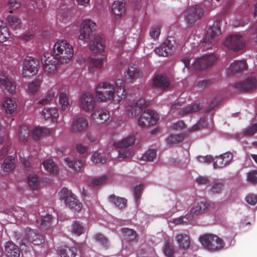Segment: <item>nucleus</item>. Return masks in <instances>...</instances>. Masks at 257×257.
Here are the masks:
<instances>
[{"mask_svg": "<svg viewBox=\"0 0 257 257\" xmlns=\"http://www.w3.org/2000/svg\"><path fill=\"white\" fill-rule=\"evenodd\" d=\"M43 67L48 74L55 73L58 68L59 60L49 52L44 53L41 57Z\"/></svg>", "mask_w": 257, "mask_h": 257, "instance_id": "0eeeda50", "label": "nucleus"}, {"mask_svg": "<svg viewBox=\"0 0 257 257\" xmlns=\"http://www.w3.org/2000/svg\"><path fill=\"white\" fill-rule=\"evenodd\" d=\"M2 168L5 172H11L15 168V159L13 156H9L4 161Z\"/></svg>", "mask_w": 257, "mask_h": 257, "instance_id": "4c0bfd02", "label": "nucleus"}, {"mask_svg": "<svg viewBox=\"0 0 257 257\" xmlns=\"http://www.w3.org/2000/svg\"><path fill=\"white\" fill-rule=\"evenodd\" d=\"M5 252L8 257H19L21 250L17 245L12 241H8L5 245Z\"/></svg>", "mask_w": 257, "mask_h": 257, "instance_id": "b1692460", "label": "nucleus"}, {"mask_svg": "<svg viewBox=\"0 0 257 257\" xmlns=\"http://www.w3.org/2000/svg\"><path fill=\"white\" fill-rule=\"evenodd\" d=\"M95 99L93 94L89 92L83 93L79 98L80 109L86 112L92 111L95 107Z\"/></svg>", "mask_w": 257, "mask_h": 257, "instance_id": "9d476101", "label": "nucleus"}, {"mask_svg": "<svg viewBox=\"0 0 257 257\" xmlns=\"http://www.w3.org/2000/svg\"><path fill=\"white\" fill-rule=\"evenodd\" d=\"M10 37L8 28L3 26H0V42H6Z\"/></svg>", "mask_w": 257, "mask_h": 257, "instance_id": "13d9d810", "label": "nucleus"}, {"mask_svg": "<svg viewBox=\"0 0 257 257\" xmlns=\"http://www.w3.org/2000/svg\"><path fill=\"white\" fill-rule=\"evenodd\" d=\"M184 138L185 135L183 134L176 135H170L166 139V142L168 144L172 145L182 142Z\"/></svg>", "mask_w": 257, "mask_h": 257, "instance_id": "a18cd8bd", "label": "nucleus"}, {"mask_svg": "<svg viewBox=\"0 0 257 257\" xmlns=\"http://www.w3.org/2000/svg\"><path fill=\"white\" fill-rule=\"evenodd\" d=\"M60 198L64 201L67 206L75 211L79 212L82 208V204L76 198L72 192L63 188L59 193Z\"/></svg>", "mask_w": 257, "mask_h": 257, "instance_id": "423d86ee", "label": "nucleus"}, {"mask_svg": "<svg viewBox=\"0 0 257 257\" xmlns=\"http://www.w3.org/2000/svg\"><path fill=\"white\" fill-rule=\"evenodd\" d=\"M149 105L150 102L144 98H141L137 101L130 103L126 107V111L129 116L135 117Z\"/></svg>", "mask_w": 257, "mask_h": 257, "instance_id": "1a4fd4ad", "label": "nucleus"}, {"mask_svg": "<svg viewBox=\"0 0 257 257\" xmlns=\"http://www.w3.org/2000/svg\"><path fill=\"white\" fill-rule=\"evenodd\" d=\"M91 161L95 164H104L107 161V158L102 153L94 152L91 156Z\"/></svg>", "mask_w": 257, "mask_h": 257, "instance_id": "37998d69", "label": "nucleus"}, {"mask_svg": "<svg viewBox=\"0 0 257 257\" xmlns=\"http://www.w3.org/2000/svg\"><path fill=\"white\" fill-rule=\"evenodd\" d=\"M96 241L100 243L104 247H107L109 245L108 239L102 234L96 233L94 236Z\"/></svg>", "mask_w": 257, "mask_h": 257, "instance_id": "bf43d9fd", "label": "nucleus"}, {"mask_svg": "<svg viewBox=\"0 0 257 257\" xmlns=\"http://www.w3.org/2000/svg\"><path fill=\"white\" fill-rule=\"evenodd\" d=\"M121 230L123 234L124 238L127 241L137 242L138 241V235L134 230L128 228H122Z\"/></svg>", "mask_w": 257, "mask_h": 257, "instance_id": "72a5a7b5", "label": "nucleus"}, {"mask_svg": "<svg viewBox=\"0 0 257 257\" xmlns=\"http://www.w3.org/2000/svg\"><path fill=\"white\" fill-rule=\"evenodd\" d=\"M109 200L119 209H122L126 206L127 200L125 199L116 196L114 195H110Z\"/></svg>", "mask_w": 257, "mask_h": 257, "instance_id": "e433bc0d", "label": "nucleus"}, {"mask_svg": "<svg viewBox=\"0 0 257 257\" xmlns=\"http://www.w3.org/2000/svg\"><path fill=\"white\" fill-rule=\"evenodd\" d=\"M38 61L34 57L28 56L23 62L22 74L28 77L35 75L38 72Z\"/></svg>", "mask_w": 257, "mask_h": 257, "instance_id": "ddd939ff", "label": "nucleus"}, {"mask_svg": "<svg viewBox=\"0 0 257 257\" xmlns=\"http://www.w3.org/2000/svg\"><path fill=\"white\" fill-rule=\"evenodd\" d=\"M157 156L156 149H149L146 151L142 157V159L146 161H153Z\"/></svg>", "mask_w": 257, "mask_h": 257, "instance_id": "3c124183", "label": "nucleus"}, {"mask_svg": "<svg viewBox=\"0 0 257 257\" xmlns=\"http://www.w3.org/2000/svg\"><path fill=\"white\" fill-rule=\"evenodd\" d=\"M221 34L220 25L219 22H215L210 26L203 40V43H209L214 41L216 37Z\"/></svg>", "mask_w": 257, "mask_h": 257, "instance_id": "a211bd4d", "label": "nucleus"}, {"mask_svg": "<svg viewBox=\"0 0 257 257\" xmlns=\"http://www.w3.org/2000/svg\"><path fill=\"white\" fill-rule=\"evenodd\" d=\"M54 96L55 93L54 92L49 93L44 98H42L40 101H39L38 103L45 105L51 101L54 98Z\"/></svg>", "mask_w": 257, "mask_h": 257, "instance_id": "0e129e2a", "label": "nucleus"}, {"mask_svg": "<svg viewBox=\"0 0 257 257\" xmlns=\"http://www.w3.org/2000/svg\"><path fill=\"white\" fill-rule=\"evenodd\" d=\"M136 140L135 136L131 135L120 141L113 143V146L118 149L117 157L119 159H124L130 156L131 152L129 147L135 144Z\"/></svg>", "mask_w": 257, "mask_h": 257, "instance_id": "7ed1b4c3", "label": "nucleus"}, {"mask_svg": "<svg viewBox=\"0 0 257 257\" xmlns=\"http://www.w3.org/2000/svg\"><path fill=\"white\" fill-rule=\"evenodd\" d=\"M111 11L116 17L122 16L125 13V4L120 1H115L112 5Z\"/></svg>", "mask_w": 257, "mask_h": 257, "instance_id": "c85d7f7f", "label": "nucleus"}, {"mask_svg": "<svg viewBox=\"0 0 257 257\" xmlns=\"http://www.w3.org/2000/svg\"><path fill=\"white\" fill-rule=\"evenodd\" d=\"M153 84L154 86L157 88L165 89L169 87L170 82L166 76L158 75L153 80Z\"/></svg>", "mask_w": 257, "mask_h": 257, "instance_id": "cd10ccee", "label": "nucleus"}, {"mask_svg": "<svg viewBox=\"0 0 257 257\" xmlns=\"http://www.w3.org/2000/svg\"><path fill=\"white\" fill-rule=\"evenodd\" d=\"M3 106L7 113L12 114L17 108V103L15 99L11 98H7L3 102Z\"/></svg>", "mask_w": 257, "mask_h": 257, "instance_id": "473e14b6", "label": "nucleus"}, {"mask_svg": "<svg viewBox=\"0 0 257 257\" xmlns=\"http://www.w3.org/2000/svg\"><path fill=\"white\" fill-rule=\"evenodd\" d=\"M77 249L75 247L65 246L59 249L61 257H75Z\"/></svg>", "mask_w": 257, "mask_h": 257, "instance_id": "f704fd0d", "label": "nucleus"}, {"mask_svg": "<svg viewBox=\"0 0 257 257\" xmlns=\"http://www.w3.org/2000/svg\"><path fill=\"white\" fill-rule=\"evenodd\" d=\"M7 22L9 26L14 29H20L21 27V20L17 17L11 16L7 18Z\"/></svg>", "mask_w": 257, "mask_h": 257, "instance_id": "de8ad7c7", "label": "nucleus"}, {"mask_svg": "<svg viewBox=\"0 0 257 257\" xmlns=\"http://www.w3.org/2000/svg\"><path fill=\"white\" fill-rule=\"evenodd\" d=\"M217 58L213 54L205 55L198 58L192 64L194 71H201L212 66L216 62Z\"/></svg>", "mask_w": 257, "mask_h": 257, "instance_id": "6e6552de", "label": "nucleus"}, {"mask_svg": "<svg viewBox=\"0 0 257 257\" xmlns=\"http://www.w3.org/2000/svg\"><path fill=\"white\" fill-rule=\"evenodd\" d=\"M65 161L70 168L77 171H80L84 165V162L81 160L75 161L71 160L68 157L65 159Z\"/></svg>", "mask_w": 257, "mask_h": 257, "instance_id": "58836bf2", "label": "nucleus"}, {"mask_svg": "<svg viewBox=\"0 0 257 257\" xmlns=\"http://www.w3.org/2000/svg\"><path fill=\"white\" fill-rule=\"evenodd\" d=\"M210 207V204L206 201L195 203L191 209L190 213L187 214V217L188 219L192 220L194 217L207 211Z\"/></svg>", "mask_w": 257, "mask_h": 257, "instance_id": "6ab92c4d", "label": "nucleus"}, {"mask_svg": "<svg viewBox=\"0 0 257 257\" xmlns=\"http://www.w3.org/2000/svg\"><path fill=\"white\" fill-rule=\"evenodd\" d=\"M59 103L61 105V109L65 110L68 108L69 101L67 94L65 93L61 92L59 94Z\"/></svg>", "mask_w": 257, "mask_h": 257, "instance_id": "8fccbe9b", "label": "nucleus"}, {"mask_svg": "<svg viewBox=\"0 0 257 257\" xmlns=\"http://www.w3.org/2000/svg\"><path fill=\"white\" fill-rule=\"evenodd\" d=\"M199 240L204 247L210 250H219L224 246L222 239L212 234H204L200 237Z\"/></svg>", "mask_w": 257, "mask_h": 257, "instance_id": "20e7f679", "label": "nucleus"}, {"mask_svg": "<svg viewBox=\"0 0 257 257\" xmlns=\"http://www.w3.org/2000/svg\"><path fill=\"white\" fill-rule=\"evenodd\" d=\"M171 128L173 130L179 131L186 128V126L183 121H179L176 123H174L171 126Z\"/></svg>", "mask_w": 257, "mask_h": 257, "instance_id": "338daca9", "label": "nucleus"}, {"mask_svg": "<svg viewBox=\"0 0 257 257\" xmlns=\"http://www.w3.org/2000/svg\"><path fill=\"white\" fill-rule=\"evenodd\" d=\"M232 158V154L225 153L220 155L213 159V166L214 168H222L229 164Z\"/></svg>", "mask_w": 257, "mask_h": 257, "instance_id": "aec40b11", "label": "nucleus"}, {"mask_svg": "<svg viewBox=\"0 0 257 257\" xmlns=\"http://www.w3.org/2000/svg\"><path fill=\"white\" fill-rule=\"evenodd\" d=\"M50 130L39 127H35L32 132V136L35 140H38L41 137L50 134Z\"/></svg>", "mask_w": 257, "mask_h": 257, "instance_id": "c9c22d12", "label": "nucleus"}, {"mask_svg": "<svg viewBox=\"0 0 257 257\" xmlns=\"http://www.w3.org/2000/svg\"><path fill=\"white\" fill-rule=\"evenodd\" d=\"M0 82L5 89L11 94H14L16 91L15 82L9 78L4 73H0Z\"/></svg>", "mask_w": 257, "mask_h": 257, "instance_id": "393cba45", "label": "nucleus"}, {"mask_svg": "<svg viewBox=\"0 0 257 257\" xmlns=\"http://www.w3.org/2000/svg\"><path fill=\"white\" fill-rule=\"evenodd\" d=\"M238 91L248 92L254 90L257 87V79L255 77L250 76L244 81L236 83L234 86Z\"/></svg>", "mask_w": 257, "mask_h": 257, "instance_id": "f3484780", "label": "nucleus"}, {"mask_svg": "<svg viewBox=\"0 0 257 257\" xmlns=\"http://www.w3.org/2000/svg\"><path fill=\"white\" fill-rule=\"evenodd\" d=\"M176 239L179 247L184 249L189 248L190 244L189 236L186 234L180 233L176 236Z\"/></svg>", "mask_w": 257, "mask_h": 257, "instance_id": "c756f323", "label": "nucleus"}, {"mask_svg": "<svg viewBox=\"0 0 257 257\" xmlns=\"http://www.w3.org/2000/svg\"><path fill=\"white\" fill-rule=\"evenodd\" d=\"M140 72L136 65H130L126 70L128 78L133 80L140 76Z\"/></svg>", "mask_w": 257, "mask_h": 257, "instance_id": "a19ab883", "label": "nucleus"}, {"mask_svg": "<svg viewBox=\"0 0 257 257\" xmlns=\"http://www.w3.org/2000/svg\"><path fill=\"white\" fill-rule=\"evenodd\" d=\"M161 27V26L159 24L152 27L150 32V35L153 39L156 40L158 38L160 35Z\"/></svg>", "mask_w": 257, "mask_h": 257, "instance_id": "680f3d73", "label": "nucleus"}, {"mask_svg": "<svg viewBox=\"0 0 257 257\" xmlns=\"http://www.w3.org/2000/svg\"><path fill=\"white\" fill-rule=\"evenodd\" d=\"M52 216L47 214L45 216H41V227L42 228H47L49 227L52 224Z\"/></svg>", "mask_w": 257, "mask_h": 257, "instance_id": "5fc2aeb1", "label": "nucleus"}, {"mask_svg": "<svg viewBox=\"0 0 257 257\" xmlns=\"http://www.w3.org/2000/svg\"><path fill=\"white\" fill-rule=\"evenodd\" d=\"M124 81L118 79L115 85L108 82L100 83L96 87L95 91L98 100L108 102L113 101L119 103L126 97Z\"/></svg>", "mask_w": 257, "mask_h": 257, "instance_id": "f257e3e1", "label": "nucleus"}, {"mask_svg": "<svg viewBox=\"0 0 257 257\" xmlns=\"http://www.w3.org/2000/svg\"><path fill=\"white\" fill-rule=\"evenodd\" d=\"M89 49L94 52H103L105 49L104 38L99 35L95 36L89 44Z\"/></svg>", "mask_w": 257, "mask_h": 257, "instance_id": "5701e85b", "label": "nucleus"}, {"mask_svg": "<svg viewBox=\"0 0 257 257\" xmlns=\"http://www.w3.org/2000/svg\"><path fill=\"white\" fill-rule=\"evenodd\" d=\"M108 181V177L106 175L93 178L89 183V186L95 187L105 184Z\"/></svg>", "mask_w": 257, "mask_h": 257, "instance_id": "79ce46f5", "label": "nucleus"}, {"mask_svg": "<svg viewBox=\"0 0 257 257\" xmlns=\"http://www.w3.org/2000/svg\"><path fill=\"white\" fill-rule=\"evenodd\" d=\"M247 65L244 60H235L232 63L227 70L228 75L240 73L247 68Z\"/></svg>", "mask_w": 257, "mask_h": 257, "instance_id": "4be33fe9", "label": "nucleus"}, {"mask_svg": "<svg viewBox=\"0 0 257 257\" xmlns=\"http://www.w3.org/2000/svg\"><path fill=\"white\" fill-rule=\"evenodd\" d=\"M201 109L199 104H193L181 110L178 114L180 115L188 114L198 111Z\"/></svg>", "mask_w": 257, "mask_h": 257, "instance_id": "ea45409f", "label": "nucleus"}, {"mask_svg": "<svg viewBox=\"0 0 257 257\" xmlns=\"http://www.w3.org/2000/svg\"><path fill=\"white\" fill-rule=\"evenodd\" d=\"M9 213L12 214V215L16 217H22L25 215L26 211L25 209L19 206H13L12 207L11 210L10 211Z\"/></svg>", "mask_w": 257, "mask_h": 257, "instance_id": "603ef678", "label": "nucleus"}, {"mask_svg": "<svg viewBox=\"0 0 257 257\" xmlns=\"http://www.w3.org/2000/svg\"><path fill=\"white\" fill-rule=\"evenodd\" d=\"M28 183L30 187L33 190H37L39 187V180L36 175L32 174L28 177Z\"/></svg>", "mask_w": 257, "mask_h": 257, "instance_id": "49530a36", "label": "nucleus"}, {"mask_svg": "<svg viewBox=\"0 0 257 257\" xmlns=\"http://www.w3.org/2000/svg\"><path fill=\"white\" fill-rule=\"evenodd\" d=\"M41 115L45 120H50L53 123H56L58 121L59 114L56 107L44 108Z\"/></svg>", "mask_w": 257, "mask_h": 257, "instance_id": "a878e982", "label": "nucleus"}, {"mask_svg": "<svg viewBox=\"0 0 257 257\" xmlns=\"http://www.w3.org/2000/svg\"><path fill=\"white\" fill-rule=\"evenodd\" d=\"M175 41L173 37H169L162 45L155 50L156 54L166 57L171 55L175 48Z\"/></svg>", "mask_w": 257, "mask_h": 257, "instance_id": "dca6fc26", "label": "nucleus"}, {"mask_svg": "<svg viewBox=\"0 0 257 257\" xmlns=\"http://www.w3.org/2000/svg\"><path fill=\"white\" fill-rule=\"evenodd\" d=\"M44 242V237L38 231L27 228L25 231V235L21 239L19 243L21 246H27L29 243L39 245Z\"/></svg>", "mask_w": 257, "mask_h": 257, "instance_id": "39448f33", "label": "nucleus"}, {"mask_svg": "<svg viewBox=\"0 0 257 257\" xmlns=\"http://www.w3.org/2000/svg\"><path fill=\"white\" fill-rule=\"evenodd\" d=\"M87 126V120L85 118L80 117L73 121L71 131L74 133H79L85 130Z\"/></svg>", "mask_w": 257, "mask_h": 257, "instance_id": "bb28decb", "label": "nucleus"}, {"mask_svg": "<svg viewBox=\"0 0 257 257\" xmlns=\"http://www.w3.org/2000/svg\"><path fill=\"white\" fill-rule=\"evenodd\" d=\"M159 116L154 110H145L138 119V125L142 127H145L157 123Z\"/></svg>", "mask_w": 257, "mask_h": 257, "instance_id": "9b49d317", "label": "nucleus"}, {"mask_svg": "<svg viewBox=\"0 0 257 257\" xmlns=\"http://www.w3.org/2000/svg\"><path fill=\"white\" fill-rule=\"evenodd\" d=\"M247 181L252 184H257V170H252L247 173Z\"/></svg>", "mask_w": 257, "mask_h": 257, "instance_id": "e2e57ef3", "label": "nucleus"}, {"mask_svg": "<svg viewBox=\"0 0 257 257\" xmlns=\"http://www.w3.org/2000/svg\"><path fill=\"white\" fill-rule=\"evenodd\" d=\"M109 111L102 109L95 110L91 115L92 119L98 124L103 123L109 119Z\"/></svg>", "mask_w": 257, "mask_h": 257, "instance_id": "412c9836", "label": "nucleus"}, {"mask_svg": "<svg viewBox=\"0 0 257 257\" xmlns=\"http://www.w3.org/2000/svg\"><path fill=\"white\" fill-rule=\"evenodd\" d=\"M84 230V227L78 221L73 222L72 225V231L73 233L80 235L83 233Z\"/></svg>", "mask_w": 257, "mask_h": 257, "instance_id": "4d7b16f0", "label": "nucleus"}, {"mask_svg": "<svg viewBox=\"0 0 257 257\" xmlns=\"http://www.w3.org/2000/svg\"><path fill=\"white\" fill-rule=\"evenodd\" d=\"M257 132V123H254L244 130L242 134L245 137H251Z\"/></svg>", "mask_w": 257, "mask_h": 257, "instance_id": "052dcab7", "label": "nucleus"}, {"mask_svg": "<svg viewBox=\"0 0 257 257\" xmlns=\"http://www.w3.org/2000/svg\"><path fill=\"white\" fill-rule=\"evenodd\" d=\"M143 189V186L142 185L137 186L134 188V194L137 200L140 198Z\"/></svg>", "mask_w": 257, "mask_h": 257, "instance_id": "774afa93", "label": "nucleus"}, {"mask_svg": "<svg viewBox=\"0 0 257 257\" xmlns=\"http://www.w3.org/2000/svg\"><path fill=\"white\" fill-rule=\"evenodd\" d=\"M90 64V65L97 69H100L103 65V62L105 57L104 55H102L100 57L95 56L94 57H91Z\"/></svg>", "mask_w": 257, "mask_h": 257, "instance_id": "c03bdc74", "label": "nucleus"}, {"mask_svg": "<svg viewBox=\"0 0 257 257\" xmlns=\"http://www.w3.org/2000/svg\"><path fill=\"white\" fill-rule=\"evenodd\" d=\"M53 55L59 60L60 64L67 63L73 57V48L65 40H58L53 46Z\"/></svg>", "mask_w": 257, "mask_h": 257, "instance_id": "f03ea898", "label": "nucleus"}, {"mask_svg": "<svg viewBox=\"0 0 257 257\" xmlns=\"http://www.w3.org/2000/svg\"><path fill=\"white\" fill-rule=\"evenodd\" d=\"M245 44V42L243 38L238 35H232L227 37L224 45L228 49L234 51H238L242 50Z\"/></svg>", "mask_w": 257, "mask_h": 257, "instance_id": "f8f14e48", "label": "nucleus"}, {"mask_svg": "<svg viewBox=\"0 0 257 257\" xmlns=\"http://www.w3.org/2000/svg\"><path fill=\"white\" fill-rule=\"evenodd\" d=\"M41 83V80L37 79L28 85V91L30 94H34L39 89Z\"/></svg>", "mask_w": 257, "mask_h": 257, "instance_id": "864d4df0", "label": "nucleus"}, {"mask_svg": "<svg viewBox=\"0 0 257 257\" xmlns=\"http://www.w3.org/2000/svg\"><path fill=\"white\" fill-rule=\"evenodd\" d=\"M30 135V130L28 126L20 125L18 131V137L19 141L22 143H25L28 141Z\"/></svg>", "mask_w": 257, "mask_h": 257, "instance_id": "7c9ffc66", "label": "nucleus"}, {"mask_svg": "<svg viewBox=\"0 0 257 257\" xmlns=\"http://www.w3.org/2000/svg\"><path fill=\"white\" fill-rule=\"evenodd\" d=\"M96 24L90 19L84 20L81 23L79 39L88 41L93 31L95 29Z\"/></svg>", "mask_w": 257, "mask_h": 257, "instance_id": "2eb2a0df", "label": "nucleus"}, {"mask_svg": "<svg viewBox=\"0 0 257 257\" xmlns=\"http://www.w3.org/2000/svg\"><path fill=\"white\" fill-rule=\"evenodd\" d=\"M245 199L247 203L252 205L257 203V196L253 194H249Z\"/></svg>", "mask_w": 257, "mask_h": 257, "instance_id": "69168bd1", "label": "nucleus"}, {"mask_svg": "<svg viewBox=\"0 0 257 257\" xmlns=\"http://www.w3.org/2000/svg\"><path fill=\"white\" fill-rule=\"evenodd\" d=\"M203 13V10L200 5L192 6L186 12L185 20L189 25H193L201 19Z\"/></svg>", "mask_w": 257, "mask_h": 257, "instance_id": "4468645a", "label": "nucleus"}, {"mask_svg": "<svg viewBox=\"0 0 257 257\" xmlns=\"http://www.w3.org/2000/svg\"><path fill=\"white\" fill-rule=\"evenodd\" d=\"M224 184L221 182H214L211 186L209 190L210 193L212 195L220 194L223 188Z\"/></svg>", "mask_w": 257, "mask_h": 257, "instance_id": "6e6d98bb", "label": "nucleus"}, {"mask_svg": "<svg viewBox=\"0 0 257 257\" xmlns=\"http://www.w3.org/2000/svg\"><path fill=\"white\" fill-rule=\"evenodd\" d=\"M43 165L45 169L49 173L53 175L58 174V167L52 159H48L43 161Z\"/></svg>", "mask_w": 257, "mask_h": 257, "instance_id": "2f4dec72", "label": "nucleus"}, {"mask_svg": "<svg viewBox=\"0 0 257 257\" xmlns=\"http://www.w3.org/2000/svg\"><path fill=\"white\" fill-rule=\"evenodd\" d=\"M165 255L167 257H174L175 250L173 244L168 240L165 242L163 249Z\"/></svg>", "mask_w": 257, "mask_h": 257, "instance_id": "09e8293b", "label": "nucleus"}]
</instances>
